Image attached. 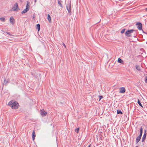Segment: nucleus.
I'll list each match as a JSON object with an SVG mask.
<instances>
[{
    "instance_id": "6ab92c4d",
    "label": "nucleus",
    "mask_w": 147,
    "mask_h": 147,
    "mask_svg": "<svg viewBox=\"0 0 147 147\" xmlns=\"http://www.w3.org/2000/svg\"><path fill=\"white\" fill-rule=\"evenodd\" d=\"M0 20L1 21L4 22L5 21V19L4 18L2 17L0 18Z\"/></svg>"
},
{
    "instance_id": "0eeeda50",
    "label": "nucleus",
    "mask_w": 147,
    "mask_h": 147,
    "mask_svg": "<svg viewBox=\"0 0 147 147\" xmlns=\"http://www.w3.org/2000/svg\"><path fill=\"white\" fill-rule=\"evenodd\" d=\"M120 93H124L125 91V89L124 87H121L119 88Z\"/></svg>"
},
{
    "instance_id": "bb28decb",
    "label": "nucleus",
    "mask_w": 147,
    "mask_h": 147,
    "mask_svg": "<svg viewBox=\"0 0 147 147\" xmlns=\"http://www.w3.org/2000/svg\"><path fill=\"white\" fill-rule=\"evenodd\" d=\"M145 10L146 11H147V8H146L145 9Z\"/></svg>"
},
{
    "instance_id": "9d476101",
    "label": "nucleus",
    "mask_w": 147,
    "mask_h": 147,
    "mask_svg": "<svg viewBox=\"0 0 147 147\" xmlns=\"http://www.w3.org/2000/svg\"><path fill=\"white\" fill-rule=\"evenodd\" d=\"M71 3H70L69 5L68 6H66V8L69 12H70L71 11Z\"/></svg>"
},
{
    "instance_id": "2f4dec72",
    "label": "nucleus",
    "mask_w": 147,
    "mask_h": 147,
    "mask_svg": "<svg viewBox=\"0 0 147 147\" xmlns=\"http://www.w3.org/2000/svg\"><path fill=\"white\" fill-rule=\"evenodd\" d=\"M136 147H138L137 146H136Z\"/></svg>"
},
{
    "instance_id": "a878e982",
    "label": "nucleus",
    "mask_w": 147,
    "mask_h": 147,
    "mask_svg": "<svg viewBox=\"0 0 147 147\" xmlns=\"http://www.w3.org/2000/svg\"><path fill=\"white\" fill-rule=\"evenodd\" d=\"M145 82H146L147 83V78H146V79Z\"/></svg>"
},
{
    "instance_id": "a211bd4d",
    "label": "nucleus",
    "mask_w": 147,
    "mask_h": 147,
    "mask_svg": "<svg viewBox=\"0 0 147 147\" xmlns=\"http://www.w3.org/2000/svg\"><path fill=\"white\" fill-rule=\"evenodd\" d=\"M58 3L61 7H63V6L62 5V4L61 1L59 0L58 1Z\"/></svg>"
},
{
    "instance_id": "ddd939ff",
    "label": "nucleus",
    "mask_w": 147,
    "mask_h": 147,
    "mask_svg": "<svg viewBox=\"0 0 147 147\" xmlns=\"http://www.w3.org/2000/svg\"><path fill=\"white\" fill-rule=\"evenodd\" d=\"M146 134H144L142 137V142H143L145 140L146 138Z\"/></svg>"
},
{
    "instance_id": "b1692460",
    "label": "nucleus",
    "mask_w": 147,
    "mask_h": 147,
    "mask_svg": "<svg viewBox=\"0 0 147 147\" xmlns=\"http://www.w3.org/2000/svg\"><path fill=\"white\" fill-rule=\"evenodd\" d=\"M99 98H100V99H99V101L100 100L102 99V96H99Z\"/></svg>"
},
{
    "instance_id": "412c9836",
    "label": "nucleus",
    "mask_w": 147,
    "mask_h": 147,
    "mask_svg": "<svg viewBox=\"0 0 147 147\" xmlns=\"http://www.w3.org/2000/svg\"><path fill=\"white\" fill-rule=\"evenodd\" d=\"M117 114H122V112L120 110H117Z\"/></svg>"
},
{
    "instance_id": "1a4fd4ad",
    "label": "nucleus",
    "mask_w": 147,
    "mask_h": 147,
    "mask_svg": "<svg viewBox=\"0 0 147 147\" xmlns=\"http://www.w3.org/2000/svg\"><path fill=\"white\" fill-rule=\"evenodd\" d=\"M36 133L34 130L33 131L32 134V140L34 141L35 139V137H36Z\"/></svg>"
},
{
    "instance_id": "aec40b11",
    "label": "nucleus",
    "mask_w": 147,
    "mask_h": 147,
    "mask_svg": "<svg viewBox=\"0 0 147 147\" xmlns=\"http://www.w3.org/2000/svg\"><path fill=\"white\" fill-rule=\"evenodd\" d=\"M79 127L77 128L75 130V132H76L77 133H78V132H79Z\"/></svg>"
},
{
    "instance_id": "9b49d317",
    "label": "nucleus",
    "mask_w": 147,
    "mask_h": 147,
    "mask_svg": "<svg viewBox=\"0 0 147 147\" xmlns=\"http://www.w3.org/2000/svg\"><path fill=\"white\" fill-rule=\"evenodd\" d=\"M142 136H140V135H139L138 137H137L136 138V142L137 143H138L140 140L141 137Z\"/></svg>"
},
{
    "instance_id": "7c9ffc66",
    "label": "nucleus",
    "mask_w": 147,
    "mask_h": 147,
    "mask_svg": "<svg viewBox=\"0 0 147 147\" xmlns=\"http://www.w3.org/2000/svg\"><path fill=\"white\" fill-rule=\"evenodd\" d=\"M136 147H138L137 146H136Z\"/></svg>"
},
{
    "instance_id": "f8f14e48",
    "label": "nucleus",
    "mask_w": 147,
    "mask_h": 147,
    "mask_svg": "<svg viewBox=\"0 0 147 147\" xmlns=\"http://www.w3.org/2000/svg\"><path fill=\"white\" fill-rule=\"evenodd\" d=\"M47 19L50 23L51 22V17L49 14H48L47 15Z\"/></svg>"
},
{
    "instance_id": "39448f33",
    "label": "nucleus",
    "mask_w": 147,
    "mask_h": 147,
    "mask_svg": "<svg viewBox=\"0 0 147 147\" xmlns=\"http://www.w3.org/2000/svg\"><path fill=\"white\" fill-rule=\"evenodd\" d=\"M47 114V113L43 109L40 110V114L42 116H45Z\"/></svg>"
},
{
    "instance_id": "423d86ee",
    "label": "nucleus",
    "mask_w": 147,
    "mask_h": 147,
    "mask_svg": "<svg viewBox=\"0 0 147 147\" xmlns=\"http://www.w3.org/2000/svg\"><path fill=\"white\" fill-rule=\"evenodd\" d=\"M136 25L138 26L137 28L139 30H141L142 29V24L140 23H137Z\"/></svg>"
},
{
    "instance_id": "2eb2a0df",
    "label": "nucleus",
    "mask_w": 147,
    "mask_h": 147,
    "mask_svg": "<svg viewBox=\"0 0 147 147\" xmlns=\"http://www.w3.org/2000/svg\"><path fill=\"white\" fill-rule=\"evenodd\" d=\"M36 28L38 29V31H39L40 30V25L39 24H38L36 25Z\"/></svg>"
},
{
    "instance_id": "cd10ccee",
    "label": "nucleus",
    "mask_w": 147,
    "mask_h": 147,
    "mask_svg": "<svg viewBox=\"0 0 147 147\" xmlns=\"http://www.w3.org/2000/svg\"><path fill=\"white\" fill-rule=\"evenodd\" d=\"M90 145H89V146L88 147H90Z\"/></svg>"
},
{
    "instance_id": "393cba45",
    "label": "nucleus",
    "mask_w": 147,
    "mask_h": 147,
    "mask_svg": "<svg viewBox=\"0 0 147 147\" xmlns=\"http://www.w3.org/2000/svg\"><path fill=\"white\" fill-rule=\"evenodd\" d=\"M63 46L65 48L66 47L65 45V44L64 43H63Z\"/></svg>"
},
{
    "instance_id": "4be33fe9",
    "label": "nucleus",
    "mask_w": 147,
    "mask_h": 147,
    "mask_svg": "<svg viewBox=\"0 0 147 147\" xmlns=\"http://www.w3.org/2000/svg\"><path fill=\"white\" fill-rule=\"evenodd\" d=\"M138 104H139V105L141 107H142V104L141 103V102H140V101L138 99Z\"/></svg>"
},
{
    "instance_id": "20e7f679",
    "label": "nucleus",
    "mask_w": 147,
    "mask_h": 147,
    "mask_svg": "<svg viewBox=\"0 0 147 147\" xmlns=\"http://www.w3.org/2000/svg\"><path fill=\"white\" fill-rule=\"evenodd\" d=\"M134 31V30H131L127 31L125 33V35L127 36H131L130 34L132 33Z\"/></svg>"
},
{
    "instance_id": "4468645a",
    "label": "nucleus",
    "mask_w": 147,
    "mask_h": 147,
    "mask_svg": "<svg viewBox=\"0 0 147 147\" xmlns=\"http://www.w3.org/2000/svg\"><path fill=\"white\" fill-rule=\"evenodd\" d=\"M117 62H118L121 63H123V61L120 58H119L118 59Z\"/></svg>"
},
{
    "instance_id": "f3484780",
    "label": "nucleus",
    "mask_w": 147,
    "mask_h": 147,
    "mask_svg": "<svg viewBox=\"0 0 147 147\" xmlns=\"http://www.w3.org/2000/svg\"><path fill=\"white\" fill-rule=\"evenodd\" d=\"M142 131H143V128L142 127H141L140 128V136H142Z\"/></svg>"
},
{
    "instance_id": "6e6552de",
    "label": "nucleus",
    "mask_w": 147,
    "mask_h": 147,
    "mask_svg": "<svg viewBox=\"0 0 147 147\" xmlns=\"http://www.w3.org/2000/svg\"><path fill=\"white\" fill-rule=\"evenodd\" d=\"M15 20L13 17H11L10 18V22L12 24H13L15 22Z\"/></svg>"
},
{
    "instance_id": "c85d7f7f",
    "label": "nucleus",
    "mask_w": 147,
    "mask_h": 147,
    "mask_svg": "<svg viewBox=\"0 0 147 147\" xmlns=\"http://www.w3.org/2000/svg\"><path fill=\"white\" fill-rule=\"evenodd\" d=\"M37 0H35V2H36V1Z\"/></svg>"
},
{
    "instance_id": "f257e3e1",
    "label": "nucleus",
    "mask_w": 147,
    "mask_h": 147,
    "mask_svg": "<svg viewBox=\"0 0 147 147\" xmlns=\"http://www.w3.org/2000/svg\"><path fill=\"white\" fill-rule=\"evenodd\" d=\"M8 105L13 109H18L19 106V104L18 102L13 100L9 101L8 103Z\"/></svg>"
},
{
    "instance_id": "c756f323",
    "label": "nucleus",
    "mask_w": 147,
    "mask_h": 147,
    "mask_svg": "<svg viewBox=\"0 0 147 147\" xmlns=\"http://www.w3.org/2000/svg\"><path fill=\"white\" fill-rule=\"evenodd\" d=\"M136 147H138L137 146H136Z\"/></svg>"
},
{
    "instance_id": "7ed1b4c3",
    "label": "nucleus",
    "mask_w": 147,
    "mask_h": 147,
    "mask_svg": "<svg viewBox=\"0 0 147 147\" xmlns=\"http://www.w3.org/2000/svg\"><path fill=\"white\" fill-rule=\"evenodd\" d=\"M20 9L18 8V6L17 3H16L12 9V10L14 11H17Z\"/></svg>"
},
{
    "instance_id": "f03ea898",
    "label": "nucleus",
    "mask_w": 147,
    "mask_h": 147,
    "mask_svg": "<svg viewBox=\"0 0 147 147\" xmlns=\"http://www.w3.org/2000/svg\"><path fill=\"white\" fill-rule=\"evenodd\" d=\"M26 9H24L22 12V13H24L26 12L29 10L30 7V2L28 1L26 2Z\"/></svg>"
},
{
    "instance_id": "dca6fc26",
    "label": "nucleus",
    "mask_w": 147,
    "mask_h": 147,
    "mask_svg": "<svg viewBox=\"0 0 147 147\" xmlns=\"http://www.w3.org/2000/svg\"><path fill=\"white\" fill-rule=\"evenodd\" d=\"M136 69L138 70H141V68L140 65H136Z\"/></svg>"
},
{
    "instance_id": "5701e85b",
    "label": "nucleus",
    "mask_w": 147,
    "mask_h": 147,
    "mask_svg": "<svg viewBox=\"0 0 147 147\" xmlns=\"http://www.w3.org/2000/svg\"><path fill=\"white\" fill-rule=\"evenodd\" d=\"M125 29H123L121 31V33H123L124 32H125Z\"/></svg>"
}]
</instances>
